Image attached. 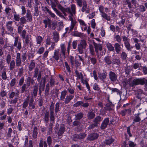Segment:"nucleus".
Listing matches in <instances>:
<instances>
[{"label": "nucleus", "instance_id": "obj_1", "mask_svg": "<svg viewBox=\"0 0 147 147\" xmlns=\"http://www.w3.org/2000/svg\"><path fill=\"white\" fill-rule=\"evenodd\" d=\"M76 6L75 4H71V5L70 8H67L65 9V11L69 13V17L76 18Z\"/></svg>", "mask_w": 147, "mask_h": 147}, {"label": "nucleus", "instance_id": "obj_2", "mask_svg": "<svg viewBox=\"0 0 147 147\" xmlns=\"http://www.w3.org/2000/svg\"><path fill=\"white\" fill-rule=\"evenodd\" d=\"M87 45V43L84 40H81L80 43L78 44L77 49L80 53L81 54L84 53V50L86 49Z\"/></svg>", "mask_w": 147, "mask_h": 147}, {"label": "nucleus", "instance_id": "obj_3", "mask_svg": "<svg viewBox=\"0 0 147 147\" xmlns=\"http://www.w3.org/2000/svg\"><path fill=\"white\" fill-rule=\"evenodd\" d=\"M93 45L95 47V51L97 55L98 54V51H101L102 49V47L101 45L100 44H97L95 42H93ZM105 54V53L102 52L100 53V55L101 56Z\"/></svg>", "mask_w": 147, "mask_h": 147}, {"label": "nucleus", "instance_id": "obj_4", "mask_svg": "<svg viewBox=\"0 0 147 147\" xmlns=\"http://www.w3.org/2000/svg\"><path fill=\"white\" fill-rule=\"evenodd\" d=\"M53 57L57 61L61 58V55L59 49H57L54 50Z\"/></svg>", "mask_w": 147, "mask_h": 147}, {"label": "nucleus", "instance_id": "obj_5", "mask_svg": "<svg viewBox=\"0 0 147 147\" xmlns=\"http://www.w3.org/2000/svg\"><path fill=\"white\" fill-rule=\"evenodd\" d=\"M139 84L144 85V80L143 78H137L134 79L132 82V85H137Z\"/></svg>", "mask_w": 147, "mask_h": 147}, {"label": "nucleus", "instance_id": "obj_6", "mask_svg": "<svg viewBox=\"0 0 147 147\" xmlns=\"http://www.w3.org/2000/svg\"><path fill=\"white\" fill-rule=\"evenodd\" d=\"M76 18L69 17V20L71 21V25L70 26V31H71L74 28L76 23V21L75 20Z\"/></svg>", "mask_w": 147, "mask_h": 147}, {"label": "nucleus", "instance_id": "obj_7", "mask_svg": "<svg viewBox=\"0 0 147 147\" xmlns=\"http://www.w3.org/2000/svg\"><path fill=\"white\" fill-rule=\"evenodd\" d=\"M78 21L80 23L82 30H86L87 27L86 24L84 20L82 19H78Z\"/></svg>", "mask_w": 147, "mask_h": 147}, {"label": "nucleus", "instance_id": "obj_8", "mask_svg": "<svg viewBox=\"0 0 147 147\" xmlns=\"http://www.w3.org/2000/svg\"><path fill=\"white\" fill-rule=\"evenodd\" d=\"M83 6L81 9V11L82 12H86V13H89L90 9L89 8L87 7L86 2V1H84V3L82 4Z\"/></svg>", "mask_w": 147, "mask_h": 147}, {"label": "nucleus", "instance_id": "obj_9", "mask_svg": "<svg viewBox=\"0 0 147 147\" xmlns=\"http://www.w3.org/2000/svg\"><path fill=\"white\" fill-rule=\"evenodd\" d=\"M16 66L19 67L21 66V60L20 57V54L19 53H17L16 57Z\"/></svg>", "mask_w": 147, "mask_h": 147}, {"label": "nucleus", "instance_id": "obj_10", "mask_svg": "<svg viewBox=\"0 0 147 147\" xmlns=\"http://www.w3.org/2000/svg\"><path fill=\"white\" fill-rule=\"evenodd\" d=\"M109 78L111 81L115 82L117 79V76L115 74L112 72L110 71L109 74Z\"/></svg>", "mask_w": 147, "mask_h": 147}, {"label": "nucleus", "instance_id": "obj_11", "mask_svg": "<svg viewBox=\"0 0 147 147\" xmlns=\"http://www.w3.org/2000/svg\"><path fill=\"white\" fill-rule=\"evenodd\" d=\"M140 113H138L137 114H136L134 115V117L133 119V121L132 124H134L136 122H138L140 121L141 118L139 115H140Z\"/></svg>", "mask_w": 147, "mask_h": 147}, {"label": "nucleus", "instance_id": "obj_12", "mask_svg": "<svg viewBox=\"0 0 147 147\" xmlns=\"http://www.w3.org/2000/svg\"><path fill=\"white\" fill-rule=\"evenodd\" d=\"M109 120L107 118L105 119L104 121L102 122L101 126V128L102 129H104L106 128L109 123Z\"/></svg>", "mask_w": 147, "mask_h": 147}, {"label": "nucleus", "instance_id": "obj_13", "mask_svg": "<svg viewBox=\"0 0 147 147\" xmlns=\"http://www.w3.org/2000/svg\"><path fill=\"white\" fill-rule=\"evenodd\" d=\"M26 17L27 18V21L29 22H30L32 21V18L30 10H27Z\"/></svg>", "mask_w": 147, "mask_h": 147}, {"label": "nucleus", "instance_id": "obj_14", "mask_svg": "<svg viewBox=\"0 0 147 147\" xmlns=\"http://www.w3.org/2000/svg\"><path fill=\"white\" fill-rule=\"evenodd\" d=\"M53 108L54 106L53 105H51L50 107V120L51 121H54L55 119L54 115L53 112Z\"/></svg>", "mask_w": 147, "mask_h": 147}, {"label": "nucleus", "instance_id": "obj_15", "mask_svg": "<svg viewBox=\"0 0 147 147\" xmlns=\"http://www.w3.org/2000/svg\"><path fill=\"white\" fill-rule=\"evenodd\" d=\"M13 22L12 21H9L7 22L6 23V25L8 30L11 32L13 31V28L11 26Z\"/></svg>", "mask_w": 147, "mask_h": 147}, {"label": "nucleus", "instance_id": "obj_16", "mask_svg": "<svg viewBox=\"0 0 147 147\" xmlns=\"http://www.w3.org/2000/svg\"><path fill=\"white\" fill-rule=\"evenodd\" d=\"M61 50L60 52L61 55H63V56L65 57L66 49L65 48V45L64 44H62L60 45Z\"/></svg>", "mask_w": 147, "mask_h": 147}, {"label": "nucleus", "instance_id": "obj_17", "mask_svg": "<svg viewBox=\"0 0 147 147\" xmlns=\"http://www.w3.org/2000/svg\"><path fill=\"white\" fill-rule=\"evenodd\" d=\"M74 97V96L71 95H69L66 96L65 99V104L68 103Z\"/></svg>", "mask_w": 147, "mask_h": 147}, {"label": "nucleus", "instance_id": "obj_18", "mask_svg": "<svg viewBox=\"0 0 147 147\" xmlns=\"http://www.w3.org/2000/svg\"><path fill=\"white\" fill-rule=\"evenodd\" d=\"M104 61L106 64L110 65L112 63L111 57L109 56H106L105 57Z\"/></svg>", "mask_w": 147, "mask_h": 147}, {"label": "nucleus", "instance_id": "obj_19", "mask_svg": "<svg viewBox=\"0 0 147 147\" xmlns=\"http://www.w3.org/2000/svg\"><path fill=\"white\" fill-rule=\"evenodd\" d=\"M114 47L117 53L119 54L121 51V48L120 45L119 43H116L114 45Z\"/></svg>", "mask_w": 147, "mask_h": 147}, {"label": "nucleus", "instance_id": "obj_20", "mask_svg": "<svg viewBox=\"0 0 147 147\" xmlns=\"http://www.w3.org/2000/svg\"><path fill=\"white\" fill-rule=\"evenodd\" d=\"M99 10L100 13V14L107 12L108 11V9L107 7L104 8L102 5H100L99 7Z\"/></svg>", "mask_w": 147, "mask_h": 147}, {"label": "nucleus", "instance_id": "obj_21", "mask_svg": "<svg viewBox=\"0 0 147 147\" xmlns=\"http://www.w3.org/2000/svg\"><path fill=\"white\" fill-rule=\"evenodd\" d=\"M75 73L76 74V76L78 79H80L81 80V81L83 83H84L83 82L84 80L83 79V75L81 73H79L78 71L76 70L75 71Z\"/></svg>", "mask_w": 147, "mask_h": 147}, {"label": "nucleus", "instance_id": "obj_22", "mask_svg": "<svg viewBox=\"0 0 147 147\" xmlns=\"http://www.w3.org/2000/svg\"><path fill=\"white\" fill-rule=\"evenodd\" d=\"M52 8L53 9V10L55 11L57 14L59 16L63 18L64 16L62 13L59 11L55 7V5H52Z\"/></svg>", "mask_w": 147, "mask_h": 147}, {"label": "nucleus", "instance_id": "obj_23", "mask_svg": "<svg viewBox=\"0 0 147 147\" xmlns=\"http://www.w3.org/2000/svg\"><path fill=\"white\" fill-rule=\"evenodd\" d=\"M106 45L109 51H113L114 50V47L111 43L109 42L107 43Z\"/></svg>", "mask_w": 147, "mask_h": 147}, {"label": "nucleus", "instance_id": "obj_24", "mask_svg": "<svg viewBox=\"0 0 147 147\" xmlns=\"http://www.w3.org/2000/svg\"><path fill=\"white\" fill-rule=\"evenodd\" d=\"M67 92V91L65 90H63L61 92L60 96V99L61 100H63L65 98Z\"/></svg>", "mask_w": 147, "mask_h": 147}, {"label": "nucleus", "instance_id": "obj_25", "mask_svg": "<svg viewBox=\"0 0 147 147\" xmlns=\"http://www.w3.org/2000/svg\"><path fill=\"white\" fill-rule=\"evenodd\" d=\"M100 15L101 17L104 19L108 21L110 20L111 19L110 17L109 16H108L105 13H103L102 14H100Z\"/></svg>", "mask_w": 147, "mask_h": 147}, {"label": "nucleus", "instance_id": "obj_26", "mask_svg": "<svg viewBox=\"0 0 147 147\" xmlns=\"http://www.w3.org/2000/svg\"><path fill=\"white\" fill-rule=\"evenodd\" d=\"M65 131V128L63 126H61L59 129L58 133V135L59 136H61Z\"/></svg>", "mask_w": 147, "mask_h": 147}, {"label": "nucleus", "instance_id": "obj_27", "mask_svg": "<svg viewBox=\"0 0 147 147\" xmlns=\"http://www.w3.org/2000/svg\"><path fill=\"white\" fill-rule=\"evenodd\" d=\"M53 39L54 41L56 42H57L59 40V35L58 33L55 31L53 33Z\"/></svg>", "mask_w": 147, "mask_h": 147}, {"label": "nucleus", "instance_id": "obj_28", "mask_svg": "<svg viewBox=\"0 0 147 147\" xmlns=\"http://www.w3.org/2000/svg\"><path fill=\"white\" fill-rule=\"evenodd\" d=\"M102 119L99 116L96 117L94 119V122L96 124L99 123L101 121Z\"/></svg>", "mask_w": 147, "mask_h": 147}, {"label": "nucleus", "instance_id": "obj_29", "mask_svg": "<svg viewBox=\"0 0 147 147\" xmlns=\"http://www.w3.org/2000/svg\"><path fill=\"white\" fill-rule=\"evenodd\" d=\"M112 63L114 64L119 65L120 63V60L119 58H113L112 59Z\"/></svg>", "mask_w": 147, "mask_h": 147}, {"label": "nucleus", "instance_id": "obj_30", "mask_svg": "<svg viewBox=\"0 0 147 147\" xmlns=\"http://www.w3.org/2000/svg\"><path fill=\"white\" fill-rule=\"evenodd\" d=\"M98 136V135L94 133L91 134L89 136V138L90 140H93L97 138Z\"/></svg>", "mask_w": 147, "mask_h": 147}, {"label": "nucleus", "instance_id": "obj_31", "mask_svg": "<svg viewBox=\"0 0 147 147\" xmlns=\"http://www.w3.org/2000/svg\"><path fill=\"white\" fill-rule=\"evenodd\" d=\"M36 40L37 43L38 44H40L43 40L42 37L40 36H38L36 38Z\"/></svg>", "mask_w": 147, "mask_h": 147}, {"label": "nucleus", "instance_id": "obj_32", "mask_svg": "<svg viewBox=\"0 0 147 147\" xmlns=\"http://www.w3.org/2000/svg\"><path fill=\"white\" fill-rule=\"evenodd\" d=\"M47 147L46 142L45 141H43L42 140H40L39 143V147Z\"/></svg>", "mask_w": 147, "mask_h": 147}, {"label": "nucleus", "instance_id": "obj_33", "mask_svg": "<svg viewBox=\"0 0 147 147\" xmlns=\"http://www.w3.org/2000/svg\"><path fill=\"white\" fill-rule=\"evenodd\" d=\"M35 66V62L33 61H31L29 67L30 71H31L34 67Z\"/></svg>", "mask_w": 147, "mask_h": 147}, {"label": "nucleus", "instance_id": "obj_34", "mask_svg": "<svg viewBox=\"0 0 147 147\" xmlns=\"http://www.w3.org/2000/svg\"><path fill=\"white\" fill-rule=\"evenodd\" d=\"M121 56L123 60H125L127 58V54L125 52L123 51L121 55Z\"/></svg>", "mask_w": 147, "mask_h": 147}, {"label": "nucleus", "instance_id": "obj_35", "mask_svg": "<svg viewBox=\"0 0 147 147\" xmlns=\"http://www.w3.org/2000/svg\"><path fill=\"white\" fill-rule=\"evenodd\" d=\"M106 76L107 75L105 73L99 74L98 77L101 80H103L106 78Z\"/></svg>", "mask_w": 147, "mask_h": 147}, {"label": "nucleus", "instance_id": "obj_36", "mask_svg": "<svg viewBox=\"0 0 147 147\" xmlns=\"http://www.w3.org/2000/svg\"><path fill=\"white\" fill-rule=\"evenodd\" d=\"M9 67L10 70H12L15 66V62L14 60H12L10 63Z\"/></svg>", "mask_w": 147, "mask_h": 147}, {"label": "nucleus", "instance_id": "obj_37", "mask_svg": "<svg viewBox=\"0 0 147 147\" xmlns=\"http://www.w3.org/2000/svg\"><path fill=\"white\" fill-rule=\"evenodd\" d=\"M86 135L84 133H81L79 135H75L76 137L78 138H82L86 137Z\"/></svg>", "mask_w": 147, "mask_h": 147}, {"label": "nucleus", "instance_id": "obj_38", "mask_svg": "<svg viewBox=\"0 0 147 147\" xmlns=\"http://www.w3.org/2000/svg\"><path fill=\"white\" fill-rule=\"evenodd\" d=\"M93 88L94 90L98 91L100 90V88L98 84L96 83H94L92 85Z\"/></svg>", "mask_w": 147, "mask_h": 147}, {"label": "nucleus", "instance_id": "obj_39", "mask_svg": "<svg viewBox=\"0 0 147 147\" xmlns=\"http://www.w3.org/2000/svg\"><path fill=\"white\" fill-rule=\"evenodd\" d=\"M27 20H26L24 17H22L20 18V24H23L26 23Z\"/></svg>", "mask_w": 147, "mask_h": 147}, {"label": "nucleus", "instance_id": "obj_40", "mask_svg": "<svg viewBox=\"0 0 147 147\" xmlns=\"http://www.w3.org/2000/svg\"><path fill=\"white\" fill-rule=\"evenodd\" d=\"M24 39L25 40V43L26 44L28 45L29 42L31 43V42L30 41V38L28 35H27L26 37H25V38Z\"/></svg>", "mask_w": 147, "mask_h": 147}, {"label": "nucleus", "instance_id": "obj_41", "mask_svg": "<svg viewBox=\"0 0 147 147\" xmlns=\"http://www.w3.org/2000/svg\"><path fill=\"white\" fill-rule=\"evenodd\" d=\"M37 128L36 127H35L34 129L33 132L32 134V136L34 138H36L37 137Z\"/></svg>", "mask_w": 147, "mask_h": 147}, {"label": "nucleus", "instance_id": "obj_42", "mask_svg": "<svg viewBox=\"0 0 147 147\" xmlns=\"http://www.w3.org/2000/svg\"><path fill=\"white\" fill-rule=\"evenodd\" d=\"M95 116V115L94 113L93 112H89L88 114V118L90 119H92Z\"/></svg>", "mask_w": 147, "mask_h": 147}, {"label": "nucleus", "instance_id": "obj_43", "mask_svg": "<svg viewBox=\"0 0 147 147\" xmlns=\"http://www.w3.org/2000/svg\"><path fill=\"white\" fill-rule=\"evenodd\" d=\"M124 44L126 48L128 51H131V49L133 48L132 47L130 46V45L128 42Z\"/></svg>", "mask_w": 147, "mask_h": 147}, {"label": "nucleus", "instance_id": "obj_44", "mask_svg": "<svg viewBox=\"0 0 147 147\" xmlns=\"http://www.w3.org/2000/svg\"><path fill=\"white\" fill-rule=\"evenodd\" d=\"M13 19L16 21H19L20 19V15L17 14H15L13 15Z\"/></svg>", "mask_w": 147, "mask_h": 147}, {"label": "nucleus", "instance_id": "obj_45", "mask_svg": "<svg viewBox=\"0 0 147 147\" xmlns=\"http://www.w3.org/2000/svg\"><path fill=\"white\" fill-rule=\"evenodd\" d=\"M89 49H90V53L91 55H93L94 52V47L91 44H89Z\"/></svg>", "mask_w": 147, "mask_h": 147}, {"label": "nucleus", "instance_id": "obj_46", "mask_svg": "<svg viewBox=\"0 0 147 147\" xmlns=\"http://www.w3.org/2000/svg\"><path fill=\"white\" fill-rule=\"evenodd\" d=\"M83 114L82 113H80L77 115L76 116L75 118L76 120H79L82 118Z\"/></svg>", "mask_w": 147, "mask_h": 147}, {"label": "nucleus", "instance_id": "obj_47", "mask_svg": "<svg viewBox=\"0 0 147 147\" xmlns=\"http://www.w3.org/2000/svg\"><path fill=\"white\" fill-rule=\"evenodd\" d=\"M77 4L78 6L80 7L82 6L84 1L82 0H76Z\"/></svg>", "mask_w": 147, "mask_h": 147}, {"label": "nucleus", "instance_id": "obj_48", "mask_svg": "<svg viewBox=\"0 0 147 147\" xmlns=\"http://www.w3.org/2000/svg\"><path fill=\"white\" fill-rule=\"evenodd\" d=\"M11 57L9 54H8L7 55L6 57V60L7 63L9 64V63L11 61Z\"/></svg>", "mask_w": 147, "mask_h": 147}, {"label": "nucleus", "instance_id": "obj_49", "mask_svg": "<svg viewBox=\"0 0 147 147\" xmlns=\"http://www.w3.org/2000/svg\"><path fill=\"white\" fill-rule=\"evenodd\" d=\"M114 141V140L112 138H110L108 140H105V143L107 145H110Z\"/></svg>", "mask_w": 147, "mask_h": 147}, {"label": "nucleus", "instance_id": "obj_50", "mask_svg": "<svg viewBox=\"0 0 147 147\" xmlns=\"http://www.w3.org/2000/svg\"><path fill=\"white\" fill-rule=\"evenodd\" d=\"M38 91V87L37 86H35L34 87L33 93L34 96H36Z\"/></svg>", "mask_w": 147, "mask_h": 147}, {"label": "nucleus", "instance_id": "obj_51", "mask_svg": "<svg viewBox=\"0 0 147 147\" xmlns=\"http://www.w3.org/2000/svg\"><path fill=\"white\" fill-rule=\"evenodd\" d=\"M49 113L48 112H46L45 114L44 120L47 123L49 121Z\"/></svg>", "mask_w": 147, "mask_h": 147}, {"label": "nucleus", "instance_id": "obj_52", "mask_svg": "<svg viewBox=\"0 0 147 147\" xmlns=\"http://www.w3.org/2000/svg\"><path fill=\"white\" fill-rule=\"evenodd\" d=\"M50 20L49 19L45 20H43V22L45 24V27L47 28L48 25L50 24Z\"/></svg>", "mask_w": 147, "mask_h": 147}, {"label": "nucleus", "instance_id": "obj_53", "mask_svg": "<svg viewBox=\"0 0 147 147\" xmlns=\"http://www.w3.org/2000/svg\"><path fill=\"white\" fill-rule=\"evenodd\" d=\"M28 87H27V84H24L22 87V92H24L25 91L26 89L28 88Z\"/></svg>", "mask_w": 147, "mask_h": 147}, {"label": "nucleus", "instance_id": "obj_54", "mask_svg": "<svg viewBox=\"0 0 147 147\" xmlns=\"http://www.w3.org/2000/svg\"><path fill=\"white\" fill-rule=\"evenodd\" d=\"M52 125L53 124L51 123H50L49 125V131L48 133V134L49 135L51 134L52 132Z\"/></svg>", "mask_w": 147, "mask_h": 147}, {"label": "nucleus", "instance_id": "obj_55", "mask_svg": "<svg viewBox=\"0 0 147 147\" xmlns=\"http://www.w3.org/2000/svg\"><path fill=\"white\" fill-rule=\"evenodd\" d=\"M114 107V105L111 103H109V104H107L106 109H107L110 110L112 109Z\"/></svg>", "mask_w": 147, "mask_h": 147}, {"label": "nucleus", "instance_id": "obj_56", "mask_svg": "<svg viewBox=\"0 0 147 147\" xmlns=\"http://www.w3.org/2000/svg\"><path fill=\"white\" fill-rule=\"evenodd\" d=\"M83 104V102L82 101H78L76 102V103L74 105V106L75 107H78L79 106H82Z\"/></svg>", "mask_w": 147, "mask_h": 147}, {"label": "nucleus", "instance_id": "obj_57", "mask_svg": "<svg viewBox=\"0 0 147 147\" xmlns=\"http://www.w3.org/2000/svg\"><path fill=\"white\" fill-rule=\"evenodd\" d=\"M21 9H22L21 14L22 15H25L26 12V8L24 6H21Z\"/></svg>", "mask_w": 147, "mask_h": 147}, {"label": "nucleus", "instance_id": "obj_58", "mask_svg": "<svg viewBox=\"0 0 147 147\" xmlns=\"http://www.w3.org/2000/svg\"><path fill=\"white\" fill-rule=\"evenodd\" d=\"M78 41L74 40L72 42V47L74 49H76L77 47Z\"/></svg>", "mask_w": 147, "mask_h": 147}, {"label": "nucleus", "instance_id": "obj_59", "mask_svg": "<svg viewBox=\"0 0 147 147\" xmlns=\"http://www.w3.org/2000/svg\"><path fill=\"white\" fill-rule=\"evenodd\" d=\"M90 61L91 63L93 65L95 64L97 62L96 59L94 57L90 58Z\"/></svg>", "mask_w": 147, "mask_h": 147}, {"label": "nucleus", "instance_id": "obj_60", "mask_svg": "<svg viewBox=\"0 0 147 147\" xmlns=\"http://www.w3.org/2000/svg\"><path fill=\"white\" fill-rule=\"evenodd\" d=\"M44 51V48L43 47H40L38 49L37 53L39 54H42Z\"/></svg>", "mask_w": 147, "mask_h": 147}, {"label": "nucleus", "instance_id": "obj_61", "mask_svg": "<svg viewBox=\"0 0 147 147\" xmlns=\"http://www.w3.org/2000/svg\"><path fill=\"white\" fill-rule=\"evenodd\" d=\"M1 77L3 80H6L7 78V76L5 71H3L2 73Z\"/></svg>", "mask_w": 147, "mask_h": 147}, {"label": "nucleus", "instance_id": "obj_62", "mask_svg": "<svg viewBox=\"0 0 147 147\" xmlns=\"http://www.w3.org/2000/svg\"><path fill=\"white\" fill-rule=\"evenodd\" d=\"M59 104L58 102H57L55 105V113H57L59 110Z\"/></svg>", "mask_w": 147, "mask_h": 147}, {"label": "nucleus", "instance_id": "obj_63", "mask_svg": "<svg viewBox=\"0 0 147 147\" xmlns=\"http://www.w3.org/2000/svg\"><path fill=\"white\" fill-rule=\"evenodd\" d=\"M34 75L33 76L34 77L36 78L37 77L38 73V70L37 68H35L34 71Z\"/></svg>", "mask_w": 147, "mask_h": 147}, {"label": "nucleus", "instance_id": "obj_64", "mask_svg": "<svg viewBox=\"0 0 147 147\" xmlns=\"http://www.w3.org/2000/svg\"><path fill=\"white\" fill-rule=\"evenodd\" d=\"M69 92L71 94H73L74 93V89L72 88L69 87L67 89Z\"/></svg>", "mask_w": 147, "mask_h": 147}]
</instances>
